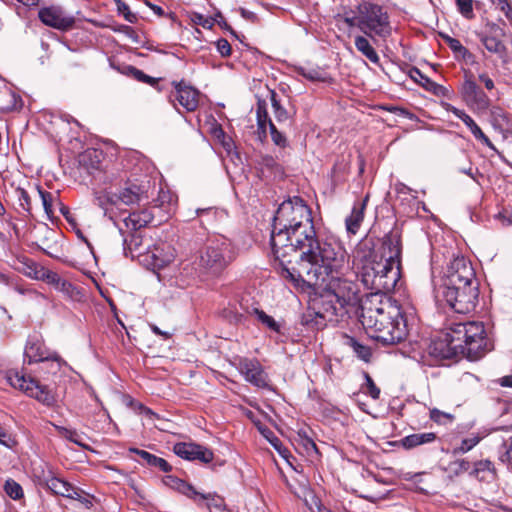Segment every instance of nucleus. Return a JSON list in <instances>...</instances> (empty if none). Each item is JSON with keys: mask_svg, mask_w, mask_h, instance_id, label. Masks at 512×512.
<instances>
[{"mask_svg": "<svg viewBox=\"0 0 512 512\" xmlns=\"http://www.w3.org/2000/svg\"><path fill=\"white\" fill-rule=\"evenodd\" d=\"M461 96L471 108L484 110L490 105L487 94L477 85L471 74L465 76L461 85Z\"/></svg>", "mask_w": 512, "mask_h": 512, "instance_id": "14", "label": "nucleus"}, {"mask_svg": "<svg viewBox=\"0 0 512 512\" xmlns=\"http://www.w3.org/2000/svg\"><path fill=\"white\" fill-rule=\"evenodd\" d=\"M131 71L133 76L139 81L144 83H152L154 81L152 77L146 75L143 71L137 68L131 67Z\"/></svg>", "mask_w": 512, "mask_h": 512, "instance_id": "53", "label": "nucleus"}, {"mask_svg": "<svg viewBox=\"0 0 512 512\" xmlns=\"http://www.w3.org/2000/svg\"><path fill=\"white\" fill-rule=\"evenodd\" d=\"M358 22L360 30L375 41V36L386 40L392 33L387 11L380 5L363 2L358 5Z\"/></svg>", "mask_w": 512, "mask_h": 512, "instance_id": "6", "label": "nucleus"}, {"mask_svg": "<svg viewBox=\"0 0 512 512\" xmlns=\"http://www.w3.org/2000/svg\"><path fill=\"white\" fill-rule=\"evenodd\" d=\"M493 4H496L504 15L512 8L509 0H490Z\"/></svg>", "mask_w": 512, "mask_h": 512, "instance_id": "56", "label": "nucleus"}, {"mask_svg": "<svg viewBox=\"0 0 512 512\" xmlns=\"http://www.w3.org/2000/svg\"><path fill=\"white\" fill-rule=\"evenodd\" d=\"M499 460L507 465L512 464V437L502 443L499 450Z\"/></svg>", "mask_w": 512, "mask_h": 512, "instance_id": "39", "label": "nucleus"}, {"mask_svg": "<svg viewBox=\"0 0 512 512\" xmlns=\"http://www.w3.org/2000/svg\"><path fill=\"white\" fill-rule=\"evenodd\" d=\"M148 190L145 185L136 183H126L123 188L116 194L117 204L123 203L125 205L138 204L144 200H148Z\"/></svg>", "mask_w": 512, "mask_h": 512, "instance_id": "19", "label": "nucleus"}, {"mask_svg": "<svg viewBox=\"0 0 512 512\" xmlns=\"http://www.w3.org/2000/svg\"><path fill=\"white\" fill-rule=\"evenodd\" d=\"M153 220V214L148 209L134 211L123 219V227H119V231L124 235L126 232H137L141 228L147 226Z\"/></svg>", "mask_w": 512, "mask_h": 512, "instance_id": "20", "label": "nucleus"}, {"mask_svg": "<svg viewBox=\"0 0 512 512\" xmlns=\"http://www.w3.org/2000/svg\"><path fill=\"white\" fill-rule=\"evenodd\" d=\"M436 439V434L433 432L411 434L401 439V445L405 449H412L417 446L431 443Z\"/></svg>", "mask_w": 512, "mask_h": 512, "instance_id": "27", "label": "nucleus"}, {"mask_svg": "<svg viewBox=\"0 0 512 512\" xmlns=\"http://www.w3.org/2000/svg\"><path fill=\"white\" fill-rule=\"evenodd\" d=\"M501 385L504 387H512V375L503 377L501 379Z\"/></svg>", "mask_w": 512, "mask_h": 512, "instance_id": "62", "label": "nucleus"}, {"mask_svg": "<svg viewBox=\"0 0 512 512\" xmlns=\"http://www.w3.org/2000/svg\"><path fill=\"white\" fill-rule=\"evenodd\" d=\"M486 437L485 433H471L466 438H463L458 446H455L452 450L454 455L465 454L471 451L476 445L480 443L482 439Z\"/></svg>", "mask_w": 512, "mask_h": 512, "instance_id": "28", "label": "nucleus"}, {"mask_svg": "<svg viewBox=\"0 0 512 512\" xmlns=\"http://www.w3.org/2000/svg\"><path fill=\"white\" fill-rule=\"evenodd\" d=\"M39 194L42 200V204L45 210V213L48 217H51L54 213L53 210V195L50 192L39 189Z\"/></svg>", "mask_w": 512, "mask_h": 512, "instance_id": "44", "label": "nucleus"}, {"mask_svg": "<svg viewBox=\"0 0 512 512\" xmlns=\"http://www.w3.org/2000/svg\"><path fill=\"white\" fill-rule=\"evenodd\" d=\"M446 303L456 312L466 314L473 311L478 302L477 284L454 286L442 289Z\"/></svg>", "mask_w": 512, "mask_h": 512, "instance_id": "8", "label": "nucleus"}, {"mask_svg": "<svg viewBox=\"0 0 512 512\" xmlns=\"http://www.w3.org/2000/svg\"><path fill=\"white\" fill-rule=\"evenodd\" d=\"M271 246L279 273L294 285L323 286L330 306L325 313L307 312L302 323L322 329L326 318L342 316L347 306L358 301V287L345 275L350 271L349 256L337 242L319 241L312 212L298 196L283 201L274 216Z\"/></svg>", "mask_w": 512, "mask_h": 512, "instance_id": "1", "label": "nucleus"}, {"mask_svg": "<svg viewBox=\"0 0 512 512\" xmlns=\"http://www.w3.org/2000/svg\"><path fill=\"white\" fill-rule=\"evenodd\" d=\"M477 36L486 50L498 55L504 63L507 62V47L504 44L505 30L494 22H487Z\"/></svg>", "mask_w": 512, "mask_h": 512, "instance_id": "12", "label": "nucleus"}, {"mask_svg": "<svg viewBox=\"0 0 512 512\" xmlns=\"http://www.w3.org/2000/svg\"><path fill=\"white\" fill-rule=\"evenodd\" d=\"M300 442L304 448V451L308 455H311L312 453H317V446L311 438L301 437Z\"/></svg>", "mask_w": 512, "mask_h": 512, "instance_id": "52", "label": "nucleus"}, {"mask_svg": "<svg viewBox=\"0 0 512 512\" xmlns=\"http://www.w3.org/2000/svg\"><path fill=\"white\" fill-rule=\"evenodd\" d=\"M256 114L258 128L263 132H265L267 125L270 128L271 124H274L268 115L265 101H259L257 103Z\"/></svg>", "mask_w": 512, "mask_h": 512, "instance_id": "33", "label": "nucleus"}, {"mask_svg": "<svg viewBox=\"0 0 512 512\" xmlns=\"http://www.w3.org/2000/svg\"><path fill=\"white\" fill-rule=\"evenodd\" d=\"M443 108L447 112L453 113L457 118L461 119L477 141H480L482 144H484L485 146H487L494 152L499 153L497 148L490 141V139L485 135V133L482 131V129L477 125V123L472 119V117L470 115H468L464 110L458 109L450 103H443Z\"/></svg>", "mask_w": 512, "mask_h": 512, "instance_id": "18", "label": "nucleus"}, {"mask_svg": "<svg viewBox=\"0 0 512 512\" xmlns=\"http://www.w3.org/2000/svg\"><path fill=\"white\" fill-rule=\"evenodd\" d=\"M26 264V275H28L29 277L33 278V279H36V276L38 274H40L41 272L40 271H48L49 269H46L44 267H40L38 266L35 262L33 261H29Z\"/></svg>", "mask_w": 512, "mask_h": 512, "instance_id": "50", "label": "nucleus"}, {"mask_svg": "<svg viewBox=\"0 0 512 512\" xmlns=\"http://www.w3.org/2000/svg\"><path fill=\"white\" fill-rule=\"evenodd\" d=\"M430 418L434 422L439 424H446L448 422H452L454 419V417L451 414L442 412L438 409H432L430 411Z\"/></svg>", "mask_w": 512, "mask_h": 512, "instance_id": "46", "label": "nucleus"}, {"mask_svg": "<svg viewBox=\"0 0 512 512\" xmlns=\"http://www.w3.org/2000/svg\"><path fill=\"white\" fill-rule=\"evenodd\" d=\"M98 153L96 150H93V151H87L84 155H83V161H85L87 158L89 159H92V158H98Z\"/></svg>", "mask_w": 512, "mask_h": 512, "instance_id": "64", "label": "nucleus"}, {"mask_svg": "<svg viewBox=\"0 0 512 512\" xmlns=\"http://www.w3.org/2000/svg\"><path fill=\"white\" fill-rule=\"evenodd\" d=\"M499 218L504 225H512V212L505 210L499 214Z\"/></svg>", "mask_w": 512, "mask_h": 512, "instance_id": "57", "label": "nucleus"}, {"mask_svg": "<svg viewBox=\"0 0 512 512\" xmlns=\"http://www.w3.org/2000/svg\"><path fill=\"white\" fill-rule=\"evenodd\" d=\"M361 282L381 298V294L393 291L400 280V268L376 254L370 253L361 261L357 272Z\"/></svg>", "mask_w": 512, "mask_h": 512, "instance_id": "4", "label": "nucleus"}, {"mask_svg": "<svg viewBox=\"0 0 512 512\" xmlns=\"http://www.w3.org/2000/svg\"><path fill=\"white\" fill-rule=\"evenodd\" d=\"M94 203L104 210V214L113 220L111 215L112 207L117 206V199L115 193L105 191L96 192L94 195Z\"/></svg>", "mask_w": 512, "mask_h": 512, "instance_id": "26", "label": "nucleus"}, {"mask_svg": "<svg viewBox=\"0 0 512 512\" xmlns=\"http://www.w3.org/2000/svg\"><path fill=\"white\" fill-rule=\"evenodd\" d=\"M342 344L353 350L356 356L364 362H369L372 356L370 347L363 345L357 339L347 334L342 335Z\"/></svg>", "mask_w": 512, "mask_h": 512, "instance_id": "24", "label": "nucleus"}, {"mask_svg": "<svg viewBox=\"0 0 512 512\" xmlns=\"http://www.w3.org/2000/svg\"><path fill=\"white\" fill-rule=\"evenodd\" d=\"M271 103L274 110V116L278 122H285L288 120L289 115L287 110L282 107L276 99V94L273 92L271 96Z\"/></svg>", "mask_w": 512, "mask_h": 512, "instance_id": "41", "label": "nucleus"}, {"mask_svg": "<svg viewBox=\"0 0 512 512\" xmlns=\"http://www.w3.org/2000/svg\"><path fill=\"white\" fill-rule=\"evenodd\" d=\"M356 49L364 55L367 59H369L374 64H379L380 57L378 56L375 49L370 44L369 40L364 36H356L355 40Z\"/></svg>", "mask_w": 512, "mask_h": 512, "instance_id": "29", "label": "nucleus"}, {"mask_svg": "<svg viewBox=\"0 0 512 512\" xmlns=\"http://www.w3.org/2000/svg\"><path fill=\"white\" fill-rule=\"evenodd\" d=\"M34 476L40 485L47 487L52 493L63 497L77 499L80 497L77 490L67 481L55 476L51 467L40 464L33 470Z\"/></svg>", "mask_w": 512, "mask_h": 512, "instance_id": "10", "label": "nucleus"}, {"mask_svg": "<svg viewBox=\"0 0 512 512\" xmlns=\"http://www.w3.org/2000/svg\"><path fill=\"white\" fill-rule=\"evenodd\" d=\"M360 307V322L371 338L392 345L407 336L406 320L398 307L377 296L367 297Z\"/></svg>", "mask_w": 512, "mask_h": 512, "instance_id": "3", "label": "nucleus"}, {"mask_svg": "<svg viewBox=\"0 0 512 512\" xmlns=\"http://www.w3.org/2000/svg\"><path fill=\"white\" fill-rule=\"evenodd\" d=\"M364 377L366 380L365 393L368 394L370 397H372L375 400L378 399L380 396V389L375 385L373 379L371 378V376L368 373H364Z\"/></svg>", "mask_w": 512, "mask_h": 512, "instance_id": "47", "label": "nucleus"}, {"mask_svg": "<svg viewBox=\"0 0 512 512\" xmlns=\"http://www.w3.org/2000/svg\"><path fill=\"white\" fill-rule=\"evenodd\" d=\"M216 48L217 51L221 54L223 57H228L231 55V45L230 43L224 39L221 38L216 42Z\"/></svg>", "mask_w": 512, "mask_h": 512, "instance_id": "51", "label": "nucleus"}, {"mask_svg": "<svg viewBox=\"0 0 512 512\" xmlns=\"http://www.w3.org/2000/svg\"><path fill=\"white\" fill-rule=\"evenodd\" d=\"M154 267L160 269L168 265L174 260V251L170 246H167V251L164 248L155 247L151 252Z\"/></svg>", "mask_w": 512, "mask_h": 512, "instance_id": "30", "label": "nucleus"}, {"mask_svg": "<svg viewBox=\"0 0 512 512\" xmlns=\"http://www.w3.org/2000/svg\"><path fill=\"white\" fill-rule=\"evenodd\" d=\"M254 313L258 319L263 325H265L267 328L274 332L280 331L279 324L274 320L273 317L267 315L264 311L255 309Z\"/></svg>", "mask_w": 512, "mask_h": 512, "instance_id": "38", "label": "nucleus"}, {"mask_svg": "<svg viewBox=\"0 0 512 512\" xmlns=\"http://www.w3.org/2000/svg\"><path fill=\"white\" fill-rule=\"evenodd\" d=\"M212 497H214V499L210 498L207 501V507H210V506H215V507H220L221 504H222V499L218 496H216L215 494H211Z\"/></svg>", "mask_w": 512, "mask_h": 512, "instance_id": "59", "label": "nucleus"}, {"mask_svg": "<svg viewBox=\"0 0 512 512\" xmlns=\"http://www.w3.org/2000/svg\"><path fill=\"white\" fill-rule=\"evenodd\" d=\"M194 21L196 23L202 25L203 27H210L211 26V23L207 19H204V17L202 15H200V14H196L195 15Z\"/></svg>", "mask_w": 512, "mask_h": 512, "instance_id": "61", "label": "nucleus"}, {"mask_svg": "<svg viewBox=\"0 0 512 512\" xmlns=\"http://www.w3.org/2000/svg\"><path fill=\"white\" fill-rule=\"evenodd\" d=\"M446 44L449 48L457 55L461 56L465 59L467 56H470L469 50L464 47L458 39L452 38L450 36H443Z\"/></svg>", "mask_w": 512, "mask_h": 512, "instance_id": "36", "label": "nucleus"}, {"mask_svg": "<svg viewBox=\"0 0 512 512\" xmlns=\"http://www.w3.org/2000/svg\"><path fill=\"white\" fill-rule=\"evenodd\" d=\"M24 359L29 364L51 361L56 365L57 369L65 364V361L57 352L45 346L42 335L37 332L28 336L24 349Z\"/></svg>", "mask_w": 512, "mask_h": 512, "instance_id": "9", "label": "nucleus"}, {"mask_svg": "<svg viewBox=\"0 0 512 512\" xmlns=\"http://www.w3.org/2000/svg\"><path fill=\"white\" fill-rule=\"evenodd\" d=\"M262 172H269L274 176L281 177L283 175L282 166L270 155H265L261 157L260 161Z\"/></svg>", "mask_w": 512, "mask_h": 512, "instance_id": "31", "label": "nucleus"}, {"mask_svg": "<svg viewBox=\"0 0 512 512\" xmlns=\"http://www.w3.org/2000/svg\"><path fill=\"white\" fill-rule=\"evenodd\" d=\"M38 16L45 25L62 31L72 29L75 24V18L60 6L44 7L39 10Z\"/></svg>", "mask_w": 512, "mask_h": 512, "instance_id": "13", "label": "nucleus"}, {"mask_svg": "<svg viewBox=\"0 0 512 512\" xmlns=\"http://www.w3.org/2000/svg\"><path fill=\"white\" fill-rule=\"evenodd\" d=\"M383 253L380 257L400 268L401 238L397 232H390L383 238Z\"/></svg>", "mask_w": 512, "mask_h": 512, "instance_id": "21", "label": "nucleus"}, {"mask_svg": "<svg viewBox=\"0 0 512 512\" xmlns=\"http://www.w3.org/2000/svg\"><path fill=\"white\" fill-rule=\"evenodd\" d=\"M129 236L124 237V248L130 250L131 252L139 249L141 245V237L137 234V232H129Z\"/></svg>", "mask_w": 512, "mask_h": 512, "instance_id": "43", "label": "nucleus"}, {"mask_svg": "<svg viewBox=\"0 0 512 512\" xmlns=\"http://www.w3.org/2000/svg\"><path fill=\"white\" fill-rule=\"evenodd\" d=\"M16 193L18 195L19 205L23 210L29 212L31 210V199L28 192L25 189L18 188Z\"/></svg>", "mask_w": 512, "mask_h": 512, "instance_id": "48", "label": "nucleus"}, {"mask_svg": "<svg viewBox=\"0 0 512 512\" xmlns=\"http://www.w3.org/2000/svg\"><path fill=\"white\" fill-rule=\"evenodd\" d=\"M270 135L273 143L281 148H285L288 145L286 136L279 132L274 124H271L269 128Z\"/></svg>", "mask_w": 512, "mask_h": 512, "instance_id": "45", "label": "nucleus"}, {"mask_svg": "<svg viewBox=\"0 0 512 512\" xmlns=\"http://www.w3.org/2000/svg\"><path fill=\"white\" fill-rule=\"evenodd\" d=\"M236 256V248L229 239L215 238L200 249L197 264L203 272L215 276L232 263Z\"/></svg>", "mask_w": 512, "mask_h": 512, "instance_id": "5", "label": "nucleus"}, {"mask_svg": "<svg viewBox=\"0 0 512 512\" xmlns=\"http://www.w3.org/2000/svg\"><path fill=\"white\" fill-rule=\"evenodd\" d=\"M302 75L305 78H307L309 80H312V81L320 80L321 79L319 72L316 71V70H310V71H307V72L303 71Z\"/></svg>", "mask_w": 512, "mask_h": 512, "instance_id": "58", "label": "nucleus"}, {"mask_svg": "<svg viewBox=\"0 0 512 512\" xmlns=\"http://www.w3.org/2000/svg\"><path fill=\"white\" fill-rule=\"evenodd\" d=\"M459 13L468 20L475 17L473 11V0H455Z\"/></svg>", "mask_w": 512, "mask_h": 512, "instance_id": "40", "label": "nucleus"}, {"mask_svg": "<svg viewBox=\"0 0 512 512\" xmlns=\"http://www.w3.org/2000/svg\"><path fill=\"white\" fill-rule=\"evenodd\" d=\"M478 78H479V81L481 83H483V85L485 86V88L488 91H492L495 89L494 81L489 77V75L487 73L479 74Z\"/></svg>", "mask_w": 512, "mask_h": 512, "instance_id": "54", "label": "nucleus"}, {"mask_svg": "<svg viewBox=\"0 0 512 512\" xmlns=\"http://www.w3.org/2000/svg\"><path fill=\"white\" fill-rule=\"evenodd\" d=\"M7 380L12 387L23 391L29 397L35 398L46 406H52L56 402L55 395L48 386L41 385L34 378H27L17 370L8 371Z\"/></svg>", "mask_w": 512, "mask_h": 512, "instance_id": "7", "label": "nucleus"}, {"mask_svg": "<svg viewBox=\"0 0 512 512\" xmlns=\"http://www.w3.org/2000/svg\"><path fill=\"white\" fill-rule=\"evenodd\" d=\"M474 270L464 257L454 258L446 269L442 289L477 284Z\"/></svg>", "mask_w": 512, "mask_h": 512, "instance_id": "11", "label": "nucleus"}, {"mask_svg": "<svg viewBox=\"0 0 512 512\" xmlns=\"http://www.w3.org/2000/svg\"><path fill=\"white\" fill-rule=\"evenodd\" d=\"M129 451L139 455L141 459H143V461H145V463L150 467L157 468L162 472H170L172 470V466L161 457L138 448H130Z\"/></svg>", "mask_w": 512, "mask_h": 512, "instance_id": "23", "label": "nucleus"}, {"mask_svg": "<svg viewBox=\"0 0 512 512\" xmlns=\"http://www.w3.org/2000/svg\"><path fill=\"white\" fill-rule=\"evenodd\" d=\"M4 490L6 494L14 500H19L24 495L21 485L12 479L6 481Z\"/></svg>", "mask_w": 512, "mask_h": 512, "instance_id": "37", "label": "nucleus"}, {"mask_svg": "<svg viewBox=\"0 0 512 512\" xmlns=\"http://www.w3.org/2000/svg\"><path fill=\"white\" fill-rule=\"evenodd\" d=\"M495 469H494V465L493 463L488 460V459H484V460H479V461H476L474 463V466H473V469L470 471V476H473L475 478H478V479H482V473L484 472H494Z\"/></svg>", "mask_w": 512, "mask_h": 512, "instance_id": "34", "label": "nucleus"}, {"mask_svg": "<svg viewBox=\"0 0 512 512\" xmlns=\"http://www.w3.org/2000/svg\"><path fill=\"white\" fill-rule=\"evenodd\" d=\"M173 452L182 459L188 461L198 460L202 463H210L214 459L213 452L196 443L179 442L173 446Z\"/></svg>", "mask_w": 512, "mask_h": 512, "instance_id": "15", "label": "nucleus"}, {"mask_svg": "<svg viewBox=\"0 0 512 512\" xmlns=\"http://www.w3.org/2000/svg\"><path fill=\"white\" fill-rule=\"evenodd\" d=\"M238 369L245 380L252 385L259 388L268 386V376L258 360L243 358L239 361Z\"/></svg>", "mask_w": 512, "mask_h": 512, "instance_id": "16", "label": "nucleus"}, {"mask_svg": "<svg viewBox=\"0 0 512 512\" xmlns=\"http://www.w3.org/2000/svg\"><path fill=\"white\" fill-rule=\"evenodd\" d=\"M149 6L152 9V11L155 14H157L158 16H163L164 15V10L160 6L154 5V4H150Z\"/></svg>", "mask_w": 512, "mask_h": 512, "instance_id": "63", "label": "nucleus"}, {"mask_svg": "<svg viewBox=\"0 0 512 512\" xmlns=\"http://www.w3.org/2000/svg\"><path fill=\"white\" fill-rule=\"evenodd\" d=\"M118 11L131 23L136 20V16L129 9V6L123 0H115Z\"/></svg>", "mask_w": 512, "mask_h": 512, "instance_id": "49", "label": "nucleus"}, {"mask_svg": "<svg viewBox=\"0 0 512 512\" xmlns=\"http://www.w3.org/2000/svg\"><path fill=\"white\" fill-rule=\"evenodd\" d=\"M488 347L485 328L482 322H451L442 337L433 340L428 352L438 359H450L458 355L477 360Z\"/></svg>", "mask_w": 512, "mask_h": 512, "instance_id": "2", "label": "nucleus"}, {"mask_svg": "<svg viewBox=\"0 0 512 512\" xmlns=\"http://www.w3.org/2000/svg\"><path fill=\"white\" fill-rule=\"evenodd\" d=\"M365 205L366 200L354 205L350 216L346 219V228L348 232L355 234L358 231L364 218Z\"/></svg>", "mask_w": 512, "mask_h": 512, "instance_id": "25", "label": "nucleus"}, {"mask_svg": "<svg viewBox=\"0 0 512 512\" xmlns=\"http://www.w3.org/2000/svg\"><path fill=\"white\" fill-rule=\"evenodd\" d=\"M53 426L60 436L68 439L69 441L81 447L85 446L84 443L82 442V436L76 430L67 429L63 426H59L56 424H53Z\"/></svg>", "mask_w": 512, "mask_h": 512, "instance_id": "35", "label": "nucleus"}, {"mask_svg": "<svg viewBox=\"0 0 512 512\" xmlns=\"http://www.w3.org/2000/svg\"><path fill=\"white\" fill-rule=\"evenodd\" d=\"M41 273L36 276V280H42L52 285L57 291L72 297L75 287L67 280L62 279L56 272L51 270L40 271Z\"/></svg>", "mask_w": 512, "mask_h": 512, "instance_id": "22", "label": "nucleus"}, {"mask_svg": "<svg viewBox=\"0 0 512 512\" xmlns=\"http://www.w3.org/2000/svg\"><path fill=\"white\" fill-rule=\"evenodd\" d=\"M183 482H184V480L179 479L175 476H167L165 478V484L175 490H178V488L180 487V484H182Z\"/></svg>", "mask_w": 512, "mask_h": 512, "instance_id": "55", "label": "nucleus"}, {"mask_svg": "<svg viewBox=\"0 0 512 512\" xmlns=\"http://www.w3.org/2000/svg\"><path fill=\"white\" fill-rule=\"evenodd\" d=\"M150 328L156 335L162 336L164 339H168L170 337V334L168 332H164L160 330L156 325L150 324Z\"/></svg>", "mask_w": 512, "mask_h": 512, "instance_id": "60", "label": "nucleus"}, {"mask_svg": "<svg viewBox=\"0 0 512 512\" xmlns=\"http://www.w3.org/2000/svg\"><path fill=\"white\" fill-rule=\"evenodd\" d=\"M470 462L466 459H457L449 463V471L454 476H459L462 473L469 471Z\"/></svg>", "mask_w": 512, "mask_h": 512, "instance_id": "42", "label": "nucleus"}, {"mask_svg": "<svg viewBox=\"0 0 512 512\" xmlns=\"http://www.w3.org/2000/svg\"><path fill=\"white\" fill-rule=\"evenodd\" d=\"M171 102L181 105L187 112L195 111L199 104V92L193 87L179 82L175 84V90L170 95Z\"/></svg>", "mask_w": 512, "mask_h": 512, "instance_id": "17", "label": "nucleus"}, {"mask_svg": "<svg viewBox=\"0 0 512 512\" xmlns=\"http://www.w3.org/2000/svg\"><path fill=\"white\" fill-rule=\"evenodd\" d=\"M177 491L187 496L188 498L193 499L196 502H200L201 500H208L210 498L214 499V497L211 496V493H199L195 490V488L192 485L186 483L185 481L182 484H180V487L178 488Z\"/></svg>", "mask_w": 512, "mask_h": 512, "instance_id": "32", "label": "nucleus"}]
</instances>
